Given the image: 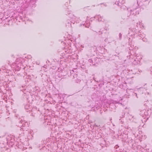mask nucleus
<instances>
[{
	"instance_id": "nucleus-1",
	"label": "nucleus",
	"mask_w": 152,
	"mask_h": 152,
	"mask_svg": "<svg viewBox=\"0 0 152 152\" xmlns=\"http://www.w3.org/2000/svg\"><path fill=\"white\" fill-rule=\"evenodd\" d=\"M102 18H103L102 17H101L100 16L99 18V20L103 21V20L102 19Z\"/></svg>"
}]
</instances>
